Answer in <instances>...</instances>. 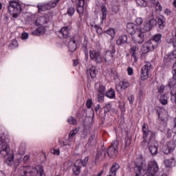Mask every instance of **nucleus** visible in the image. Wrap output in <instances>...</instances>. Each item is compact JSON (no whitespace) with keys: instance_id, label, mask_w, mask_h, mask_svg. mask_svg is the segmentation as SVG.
I'll return each instance as SVG.
<instances>
[{"instance_id":"20e7f679","label":"nucleus","mask_w":176,"mask_h":176,"mask_svg":"<svg viewBox=\"0 0 176 176\" xmlns=\"http://www.w3.org/2000/svg\"><path fill=\"white\" fill-rule=\"evenodd\" d=\"M131 36L134 43L137 45H142L145 41V34L142 29H136V32Z\"/></svg>"},{"instance_id":"39448f33","label":"nucleus","mask_w":176,"mask_h":176,"mask_svg":"<svg viewBox=\"0 0 176 176\" xmlns=\"http://www.w3.org/2000/svg\"><path fill=\"white\" fill-rule=\"evenodd\" d=\"M151 67L152 64L151 62H146L145 65L142 67L140 71V79L142 80H146L149 78Z\"/></svg>"},{"instance_id":"f257e3e1","label":"nucleus","mask_w":176,"mask_h":176,"mask_svg":"<svg viewBox=\"0 0 176 176\" xmlns=\"http://www.w3.org/2000/svg\"><path fill=\"white\" fill-rule=\"evenodd\" d=\"M135 166L134 173L135 176L145 175V174H147V176H155L156 173L159 171L157 162L150 161L146 165V162H145L142 155L139 156L135 160Z\"/></svg>"},{"instance_id":"09e8293b","label":"nucleus","mask_w":176,"mask_h":176,"mask_svg":"<svg viewBox=\"0 0 176 176\" xmlns=\"http://www.w3.org/2000/svg\"><path fill=\"white\" fill-rule=\"evenodd\" d=\"M67 14L69 16H74V14H75V8L74 7H69L67 9Z\"/></svg>"},{"instance_id":"7ed1b4c3","label":"nucleus","mask_w":176,"mask_h":176,"mask_svg":"<svg viewBox=\"0 0 176 176\" xmlns=\"http://www.w3.org/2000/svg\"><path fill=\"white\" fill-rule=\"evenodd\" d=\"M22 160L23 159L21 156H20L19 158L16 159L14 160V153H10L9 154H7L6 163L10 166H14V168H17V167L20 166V164L21 163Z\"/></svg>"},{"instance_id":"ea45409f","label":"nucleus","mask_w":176,"mask_h":176,"mask_svg":"<svg viewBox=\"0 0 176 176\" xmlns=\"http://www.w3.org/2000/svg\"><path fill=\"white\" fill-rule=\"evenodd\" d=\"M88 74H89L91 78H96V76H97V72L96 71V67H91L89 69Z\"/></svg>"},{"instance_id":"f704fd0d","label":"nucleus","mask_w":176,"mask_h":176,"mask_svg":"<svg viewBox=\"0 0 176 176\" xmlns=\"http://www.w3.org/2000/svg\"><path fill=\"white\" fill-rule=\"evenodd\" d=\"M106 97L108 98H115L116 97V94H115V89L111 88L110 89L108 90L106 93Z\"/></svg>"},{"instance_id":"37998d69","label":"nucleus","mask_w":176,"mask_h":176,"mask_svg":"<svg viewBox=\"0 0 176 176\" xmlns=\"http://www.w3.org/2000/svg\"><path fill=\"white\" fill-rule=\"evenodd\" d=\"M160 102H161L162 105L167 104V96L162 95L160 98Z\"/></svg>"},{"instance_id":"8fccbe9b","label":"nucleus","mask_w":176,"mask_h":176,"mask_svg":"<svg viewBox=\"0 0 176 176\" xmlns=\"http://www.w3.org/2000/svg\"><path fill=\"white\" fill-rule=\"evenodd\" d=\"M104 112H110V111H112V106L110 103H108L105 105L104 107Z\"/></svg>"},{"instance_id":"6e6d98bb","label":"nucleus","mask_w":176,"mask_h":176,"mask_svg":"<svg viewBox=\"0 0 176 176\" xmlns=\"http://www.w3.org/2000/svg\"><path fill=\"white\" fill-rule=\"evenodd\" d=\"M131 144V139L130 138H126L125 139V148H127V146H130Z\"/></svg>"},{"instance_id":"4d7b16f0","label":"nucleus","mask_w":176,"mask_h":176,"mask_svg":"<svg viewBox=\"0 0 176 176\" xmlns=\"http://www.w3.org/2000/svg\"><path fill=\"white\" fill-rule=\"evenodd\" d=\"M126 71H127L128 75L129 76H131V75H133L134 74V69H133V67H128Z\"/></svg>"},{"instance_id":"680f3d73","label":"nucleus","mask_w":176,"mask_h":176,"mask_svg":"<svg viewBox=\"0 0 176 176\" xmlns=\"http://www.w3.org/2000/svg\"><path fill=\"white\" fill-rule=\"evenodd\" d=\"M128 100L129 101V104L131 105H133V102H134V96L131 95L130 96L128 97Z\"/></svg>"},{"instance_id":"dca6fc26","label":"nucleus","mask_w":176,"mask_h":176,"mask_svg":"<svg viewBox=\"0 0 176 176\" xmlns=\"http://www.w3.org/2000/svg\"><path fill=\"white\" fill-rule=\"evenodd\" d=\"M129 87L130 82L128 81H120L118 84L116 85V89L118 93H121V91L126 90Z\"/></svg>"},{"instance_id":"cd10ccee","label":"nucleus","mask_w":176,"mask_h":176,"mask_svg":"<svg viewBox=\"0 0 176 176\" xmlns=\"http://www.w3.org/2000/svg\"><path fill=\"white\" fill-rule=\"evenodd\" d=\"M103 34H107V35L111 36V39H115V36L116 35V31H115L114 28H110L107 30L104 31Z\"/></svg>"},{"instance_id":"0eeeda50","label":"nucleus","mask_w":176,"mask_h":176,"mask_svg":"<svg viewBox=\"0 0 176 176\" xmlns=\"http://www.w3.org/2000/svg\"><path fill=\"white\" fill-rule=\"evenodd\" d=\"M89 57L91 61H94L96 64H100L102 63V57L97 50H89Z\"/></svg>"},{"instance_id":"2f4dec72","label":"nucleus","mask_w":176,"mask_h":176,"mask_svg":"<svg viewBox=\"0 0 176 176\" xmlns=\"http://www.w3.org/2000/svg\"><path fill=\"white\" fill-rule=\"evenodd\" d=\"M136 3L138 5V6H141V8H146V6H148L149 3H151L150 0H136Z\"/></svg>"},{"instance_id":"1a4fd4ad","label":"nucleus","mask_w":176,"mask_h":176,"mask_svg":"<svg viewBox=\"0 0 176 176\" xmlns=\"http://www.w3.org/2000/svg\"><path fill=\"white\" fill-rule=\"evenodd\" d=\"M157 47V43H155L154 41L149 40L144 43L142 47L143 53H149V52H152L155 50V48Z\"/></svg>"},{"instance_id":"f3484780","label":"nucleus","mask_w":176,"mask_h":176,"mask_svg":"<svg viewBox=\"0 0 176 176\" xmlns=\"http://www.w3.org/2000/svg\"><path fill=\"white\" fill-rule=\"evenodd\" d=\"M9 145H8V143H5V142H3V143H0V155L2 156V157H5L7 156V155L10 154L9 152Z\"/></svg>"},{"instance_id":"864d4df0","label":"nucleus","mask_w":176,"mask_h":176,"mask_svg":"<svg viewBox=\"0 0 176 176\" xmlns=\"http://www.w3.org/2000/svg\"><path fill=\"white\" fill-rule=\"evenodd\" d=\"M165 134L166 135V137H167L168 138H171V136L173 135V132L171 131V129H167L165 131Z\"/></svg>"},{"instance_id":"c03bdc74","label":"nucleus","mask_w":176,"mask_h":176,"mask_svg":"<svg viewBox=\"0 0 176 176\" xmlns=\"http://www.w3.org/2000/svg\"><path fill=\"white\" fill-rule=\"evenodd\" d=\"M78 133H79V128H75L69 132V135L73 138H75V135H76Z\"/></svg>"},{"instance_id":"603ef678","label":"nucleus","mask_w":176,"mask_h":176,"mask_svg":"<svg viewBox=\"0 0 176 176\" xmlns=\"http://www.w3.org/2000/svg\"><path fill=\"white\" fill-rule=\"evenodd\" d=\"M143 22H144V20L141 17L136 18L135 21V24H137V25H141V24H142Z\"/></svg>"},{"instance_id":"6ab92c4d","label":"nucleus","mask_w":176,"mask_h":176,"mask_svg":"<svg viewBox=\"0 0 176 176\" xmlns=\"http://www.w3.org/2000/svg\"><path fill=\"white\" fill-rule=\"evenodd\" d=\"M82 167V160H77L73 166V173L74 175H79L80 174V168Z\"/></svg>"},{"instance_id":"72a5a7b5","label":"nucleus","mask_w":176,"mask_h":176,"mask_svg":"<svg viewBox=\"0 0 176 176\" xmlns=\"http://www.w3.org/2000/svg\"><path fill=\"white\" fill-rule=\"evenodd\" d=\"M77 45H78L77 43L73 41L72 40H70V41L69 42V44H68V47H69V52H75V50H76Z\"/></svg>"},{"instance_id":"052dcab7","label":"nucleus","mask_w":176,"mask_h":176,"mask_svg":"<svg viewBox=\"0 0 176 176\" xmlns=\"http://www.w3.org/2000/svg\"><path fill=\"white\" fill-rule=\"evenodd\" d=\"M91 105H93V100H91V99H88L87 100V107L90 109V108H91Z\"/></svg>"},{"instance_id":"774afa93","label":"nucleus","mask_w":176,"mask_h":176,"mask_svg":"<svg viewBox=\"0 0 176 176\" xmlns=\"http://www.w3.org/2000/svg\"><path fill=\"white\" fill-rule=\"evenodd\" d=\"M52 153L54 155H57V156H58L60 155V150L58 149H54L52 151Z\"/></svg>"},{"instance_id":"6e6552de","label":"nucleus","mask_w":176,"mask_h":176,"mask_svg":"<svg viewBox=\"0 0 176 176\" xmlns=\"http://www.w3.org/2000/svg\"><path fill=\"white\" fill-rule=\"evenodd\" d=\"M157 23V21L156 19H151L149 21H146L144 23L143 26L140 28V30H142L143 32H148V31H151V30H152V28H153Z\"/></svg>"},{"instance_id":"3c124183","label":"nucleus","mask_w":176,"mask_h":176,"mask_svg":"<svg viewBox=\"0 0 176 176\" xmlns=\"http://www.w3.org/2000/svg\"><path fill=\"white\" fill-rule=\"evenodd\" d=\"M94 28H95L97 34H98L99 35H101V34H102V28H101L100 26L96 25L94 26Z\"/></svg>"},{"instance_id":"ddd939ff","label":"nucleus","mask_w":176,"mask_h":176,"mask_svg":"<svg viewBox=\"0 0 176 176\" xmlns=\"http://www.w3.org/2000/svg\"><path fill=\"white\" fill-rule=\"evenodd\" d=\"M72 2L76 3L77 12L80 14V17H82L85 12V0H72Z\"/></svg>"},{"instance_id":"a211bd4d","label":"nucleus","mask_w":176,"mask_h":176,"mask_svg":"<svg viewBox=\"0 0 176 176\" xmlns=\"http://www.w3.org/2000/svg\"><path fill=\"white\" fill-rule=\"evenodd\" d=\"M140 50L138 45H131L129 53L133 58L134 63H138V58H137V52Z\"/></svg>"},{"instance_id":"c756f323","label":"nucleus","mask_w":176,"mask_h":176,"mask_svg":"<svg viewBox=\"0 0 176 176\" xmlns=\"http://www.w3.org/2000/svg\"><path fill=\"white\" fill-rule=\"evenodd\" d=\"M150 2L152 3V5H154V6H155V10H157V12H162L163 8L157 0H150Z\"/></svg>"},{"instance_id":"69168bd1","label":"nucleus","mask_w":176,"mask_h":176,"mask_svg":"<svg viewBox=\"0 0 176 176\" xmlns=\"http://www.w3.org/2000/svg\"><path fill=\"white\" fill-rule=\"evenodd\" d=\"M23 162L24 163H30V155H25L23 157Z\"/></svg>"},{"instance_id":"2eb2a0df","label":"nucleus","mask_w":176,"mask_h":176,"mask_svg":"<svg viewBox=\"0 0 176 176\" xmlns=\"http://www.w3.org/2000/svg\"><path fill=\"white\" fill-rule=\"evenodd\" d=\"M175 149V143H174V141H170L166 142V145L164 146L163 148V152L165 153V155H168V153H171Z\"/></svg>"},{"instance_id":"aec40b11","label":"nucleus","mask_w":176,"mask_h":176,"mask_svg":"<svg viewBox=\"0 0 176 176\" xmlns=\"http://www.w3.org/2000/svg\"><path fill=\"white\" fill-rule=\"evenodd\" d=\"M137 30H140V28H137V25L133 23H127L126 25V31L131 35H133L137 32Z\"/></svg>"},{"instance_id":"bf43d9fd","label":"nucleus","mask_w":176,"mask_h":176,"mask_svg":"<svg viewBox=\"0 0 176 176\" xmlns=\"http://www.w3.org/2000/svg\"><path fill=\"white\" fill-rule=\"evenodd\" d=\"M28 37H29L28 33H27V32H23V33L21 34V39H23V41L25 40V39H28Z\"/></svg>"},{"instance_id":"e2e57ef3","label":"nucleus","mask_w":176,"mask_h":176,"mask_svg":"<svg viewBox=\"0 0 176 176\" xmlns=\"http://www.w3.org/2000/svg\"><path fill=\"white\" fill-rule=\"evenodd\" d=\"M164 12L166 16H170L171 15V10L168 8H166L164 10Z\"/></svg>"},{"instance_id":"b1692460","label":"nucleus","mask_w":176,"mask_h":176,"mask_svg":"<svg viewBox=\"0 0 176 176\" xmlns=\"http://www.w3.org/2000/svg\"><path fill=\"white\" fill-rule=\"evenodd\" d=\"M158 118L161 122L166 123L168 120V113L166 110H164L158 113Z\"/></svg>"},{"instance_id":"0e129e2a","label":"nucleus","mask_w":176,"mask_h":176,"mask_svg":"<svg viewBox=\"0 0 176 176\" xmlns=\"http://www.w3.org/2000/svg\"><path fill=\"white\" fill-rule=\"evenodd\" d=\"M163 91H164V85H161V86L158 87V93L162 94L163 93Z\"/></svg>"},{"instance_id":"338daca9","label":"nucleus","mask_w":176,"mask_h":176,"mask_svg":"<svg viewBox=\"0 0 176 176\" xmlns=\"http://www.w3.org/2000/svg\"><path fill=\"white\" fill-rule=\"evenodd\" d=\"M5 142V135L0 133V144Z\"/></svg>"},{"instance_id":"bb28decb","label":"nucleus","mask_w":176,"mask_h":176,"mask_svg":"<svg viewBox=\"0 0 176 176\" xmlns=\"http://www.w3.org/2000/svg\"><path fill=\"white\" fill-rule=\"evenodd\" d=\"M95 89L98 91L99 94H105V86L102 85L100 82H97L95 85Z\"/></svg>"},{"instance_id":"a18cd8bd","label":"nucleus","mask_w":176,"mask_h":176,"mask_svg":"<svg viewBox=\"0 0 176 176\" xmlns=\"http://www.w3.org/2000/svg\"><path fill=\"white\" fill-rule=\"evenodd\" d=\"M173 77L172 79L170 80L168 83L170 87H173V86H175L176 85V76L175 74H173Z\"/></svg>"},{"instance_id":"4c0bfd02","label":"nucleus","mask_w":176,"mask_h":176,"mask_svg":"<svg viewBox=\"0 0 176 176\" xmlns=\"http://www.w3.org/2000/svg\"><path fill=\"white\" fill-rule=\"evenodd\" d=\"M101 12H102L101 20L104 21L105 20V19H107V12H108V10H107V7H105V6H101Z\"/></svg>"},{"instance_id":"4468645a","label":"nucleus","mask_w":176,"mask_h":176,"mask_svg":"<svg viewBox=\"0 0 176 176\" xmlns=\"http://www.w3.org/2000/svg\"><path fill=\"white\" fill-rule=\"evenodd\" d=\"M115 53H116V50L115 46L111 45L110 47V50L106 52V54L104 56V60L107 63V61H111V60L113 59V56H115Z\"/></svg>"},{"instance_id":"393cba45","label":"nucleus","mask_w":176,"mask_h":176,"mask_svg":"<svg viewBox=\"0 0 176 176\" xmlns=\"http://www.w3.org/2000/svg\"><path fill=\"white\" fill-rule=\"evenodd\" d=\"M142 132L144 140H146V138H148V135H149V134H152V131L148 129V124L145 123L142 126Z\"/></svg>"},{"instance_id":"58836bf2","label":"nucleus","mask_w":176,"mask_h":176,"mask_svg":"<svg viewBox=\"0 0 176 176\" xmlns=\"http://www.w3.org/2000/svg\"><path fill=\"white\" fill-rule=\"evenodd\" d=\"M149 151L152 156H155V155H157V146L155 145L150 146Z\"/></svg>"},{"instance_id":"de8ad7c7","label":"nucleus","mask_w":176,"mask_h":176,"mask_svg":"<svg viewBox=\"0 0 176 176\" xmlns=\"http://www.w3.org/2000/svg\"><path fill=\"white\" fill-rule=\"evenodd\" d=\"M19 46V43L16 40H12L11 43L9 45V47L10 49H14V47H17Z\"/></svg>"},{"instance_id":"a878e982","label":"nucleus","mask_w":176,"mask_h":176,"mask_svg":"<svg viewBox=\"0 0 176 176\" xmlns=\"http://www.w3.org/2000/svg\"><path fill=\"white\" fill-rule=\"evenodd\" d=\"M120 168V166H119L118 164L117 163L113 164L111 168H110L109 174H111V175H113V176H116V173H118Z\"/></svg>"},{"instance_id":"f8f14e48","label":"nucleus","mask_w":176,"mask_h":176,"mask_svg":"<svg viewBox=\"0 0 176 176\" xmlns=\"http://www.w3.org/2000/svg\"><path fill=\"white\" fill-rule=\"evenodd\" d=\"M60 0H55L54 1L50 2L46 4H38L37 8L38 9V12H43V10H50L52 8H56L57 3Z\"/></svg>"},{"instance_id":"f03ea898","label":"nucleus","mask_w":176,"mask_h":176,"mask_svg":"<svg viewBox=\"0 0 176 176\" xmlns=\"http://www.w3.org/2000/svg\"><path fill=\"white\" fill-rule=\"evenodd\" d=\"M20 176H45L43 166L38 165L33 166H21L18 170Z\"/></svg>"},{"instance_id":"e433bc0d","label":"nucleus","mask_w":176,"mask_h":176,"mask_svg":"<svg viewBox=\"0 0 176 176\" xmlns=\"http://www.w3.org/2000/svg\"><path fill=\"white\" fill-rule=\"evenodd\" d=\"M18 153L19 155H24L25 153V144L22 143L18 148Z\"/></svg>"},{"instance_id":"9b49d317","label":"nucleus","mask_w":176,"mask_h":176,"mask_svg":"<svg viewBox=\"0 0 176 176\" xmlns=\"http://www.w3.org/2000/svg\"><path fill=\"white\" fill-rule=\"evenodd\" d=\"M119 146V142L118 140H113L111 143V146L109 147L107 150V153L110 157H113L118 155V146Z\"/></svg>"},{"instance_id":"5fc2aeb1","label":"nucleus","mask_w":176,"mask_h":176,"mask_svg":"<svg viewBox=\"0 0 176 176\" xmlns=\"http://www.w3.org/2000/svg\"><path fill=\"white\" fill-rule=\"evenodd\" d=\"M87 162H89V157H85L83 161H81V166L86 167L87 166Z\"/></svg>"},{"instance_id":"49530a36","label":"nucleus","mask_w":176,"mask_h":176,"mask_svg":"<svg viewBox=\"0 0 176 176\" xmlns=\"http://www.w3.org/2000/svg\"><path fill=\"white\" fill-rule=\"evenodd\" d=\"M67 122L69 124H74V125L76 124L77 123L76 118L72 116H71L67 119Z\"/></svg>"},{"instance_id":"423d86ee","label":"nucleus","mask_w":176,"mask_h":176,"mask_svg":"<svg viewBox=\"0 0 176 176\" xmlns=\"http://www.w3.org/2000/svg\"><path fill=\"white\" fill-rule=\"evenodd\" d=\"M9 10H13L14 13L12 14V17L14 19H17L19 14L21 13V4L17 1H10Z\"/></svg>"},{"instance_id":"79ce46f5","label":"nucleus","mask_w":176,"mask_h":176,"mask_svg":"<svg viewBox=\"0 0 176 176\" xmlns=\"http://www.w3.org/2000/svg\"><path fill=\"white\" fill-rule=\"evenodd\" d=\"M89 144L93 146V145H96L97 144V139L96 138V135H91L89 139Z\"/></svg>"},{"instance_id":"a19ab883","label":"nucleus","mask_w":176,"mask_h":176,"mask_svg":"<svg viewBox=\"0 0 176 176\" xmlns=\"http://www.w3.org/2000/svg\"><path fill=\"white\" fill-rule=\"evenodd\" d=\"M71 41H73V42H75L76 43H80L82 42V38H80V35L79 34H76L74 37L71 39Z\"/></svg>"},{"instance_id":"c9c22d12","label":"nucleus","mask_w":176,"mask_h":176,"mask_svg":"<svg viewBox=\"0 0 176 176\" xmlns=\"http://www.w3.org/2000/svg\"><path fill=\"white\" fill-rule=\"evenodd\" d=\"M127 42V36H122L117 40L116 43L118 45H122V43H126Z\"/></svg>"},{"instance_id":"13d9d810","label":"nucleus","mask_w":176,"mask_h":176,"mask_svg":"<svg viewBox=\"0 0 176 176\" xmlns=\"http://www.w3.org/2000/svg\"><path fill=\"white\" fill-rule=\"evenodd\" d=\"M104 94H98V100L99 102H102V101H104Z\"/></svg>"},{"instance_id":"412c9836","label":"nucleus","mask_w":176,"mask_h":176,"mask_svg":"<svg viewBox=\"0 0 176 176\" xmlns=\"http://www.w3.org/2000/svg\"><path fill=\"white\" fill-rule=\"evenodd\" d=\"M76 138H72V136H68V139L67 140H65L60 145L62 146H72V145H74V144H75V141H76Z\"/></svg>"},{"instance_id":"9d476101","label":"nucleus","mask_w":176,"mask_h":176,"mask_svg":"<svg viewBox=\"0 0 176 176\" xmlns=\"http://www.w3.org/2000/svg\"><path fill=\"white\" fill-rule=\"evenodd\" d=\"M176 58V50L173 51L169 54L165 55L164 58V63L167 64V63H170L172 60H175ZM173 74L176 76V62L174 63L173 66Z\"/></svg>"},{"instance_id":"c85d7f7f","label":"nucleus","mask_w":176,"mask_h":176,"mask_svg":"<svg viewBox=\"0 0 176 176\" xmlns=\"http://www.w3.org/2000/svg\"><path fill=\"white\" fill-rule=\"evenodd\" d=\"M164 163L166 167H171L172 166H175L176 161L174 158H170L165 160Z\"/></svg>"},{"instance_id":"5701e85b","label":"nucleus","mask_w":176,"mask_h":176,"mask_svg":"<svg viewBox=\"0 0 176 176\" xmlns=\"http://www.w3.org/2000/svg\"><path fill=\"white\" fill-rule=\"evenodd\" d=\"M46 32V28L45 26H40L36 30H34L32 34L34 35V36H39L41 35H43Z\"/></svg>"},{"instance_id":"473e14b6","label":"nucleus","mask_w":176,"mask_h":176,"mask_svg":"<svg viewBox=\"0 0 176 176\" xmlns=\"http://www.w3.org/2000/svg\"><path fill=\"white\" fill-rule=\"evenodd\" d=\"M151 41H154V43H157V46L159 45V43L162 42V34H155L151 39Z\"/></svg>"},{"instance_id":"7c9ffc66","label":"nucleus","mask_w":176,"mask_h":176,"mask_svg":"<svg viewBox=\"0 0 176 176\" xmlns=\"http://www.w3.org/2000/svg\"><path fill=\"white\" fill-rule=\"evenodd\" d=\"M165 23H166V18H164V16H158L157 23L159 25L160 28L161 29L164 28Z\"/></svg>"},{"instance_id":"4be33fe9","label":"nucleus","mask_w":176,"mask_h":176,"mask_svg":"<svg viewBox=\"0 0 176 176\" xmlns=\"http://www.w3.org/2000/svg\"><path fill=\"white\" fill-rule=\"evenodd\" d=\"M71 26H65L60 30V34L63 36V38H68L69 36V31H71Z\"/></svg>"}]
</instances>
